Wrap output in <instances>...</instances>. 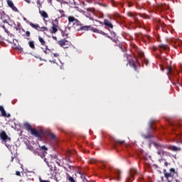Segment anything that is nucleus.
Instances as JSON below:
<instances>
[{
    "mask_svg": "<svg viewBox=\"0 0 182 182\" xmlns=\"http://www.w3.org/2000/svg\"><path fill=\"white\" fill-rule=\"evenodd\" d=\"M24 129L27 130V132H31V134L34 136V137H37L38 140L42 141V134H43V131H38L35 128H32V125L28 122L24 123Z\"/></svg>",
    "mask_w": 182,
    "mask_h": 182,
    "instance_id": "obj_1",
    "label": "nucleus"
},
{
    "mask_svg": "<svg viewBox=\"0 0 182 182\" xmlns=\"http://www.w3.org/2000/svg\"><path fill=\"white\" fill-rule=\"evenodd\" d=\"M77 31H92V32H94V33H100V35H103L104 36H107V33L103 32L101 30H99V28H95L92 27V26H82L81 25V27L77 29Z\"/></svg>",
    "mask_w": 182,
    "mask_h": 182,
    "instance_id": "obj_2",
    "label": "nucleus"
},
{
    "mask_svg": "<svg viewBox=\"0 0 182 182\" xmlns=\"http://www.w3.org/2000/svg\"><path fill=\"white\" fill-rule=\"evenodd\" d=\"M38 146L39 149H33V153L34 154H37V156H39V157H41V159H45V156L48 154V148L45 145L41 146V145Z\"/></svg>",
    "mask_w": 182,
    "mask_h": 182,
    "instance_id": "obj_3",
    "label": "nucleus"
},
{
    "mask_svg": "<svg viewBox=\"0 0 182 182\" xmlns=\"http://www.w3.org/2000/svg\"><path fill=\"white\" fill-rule=\"evenodd\" d=\"M166 63H167V61H164V64L160 65L161 70H162V72H164V68H166L168 76L172 75L173 77H174L175 73L173 72V68H171V66L166 65Z\"/></svg>",
    "mask_w": 182,
    "mask_h": 182,
    "instance_id": "obj_4",
    "label": "nucleus"
},
{
    "mask_svg": "<svg viewBox=\"0 0 182 182\" xmlns=\"http://www.w3.org/2000/svg\"><path fill=\"white\" fill-rule=\"evenodd\" d=\"M58 45L59 46H60L61 48H63L64 49H68V48H70V46L72 45V43L68 41V40L63 39V40H60L58 41Z\"/></svg>",
    "mask_w": 182,
    "mask_h": 182,
    "instance_id": "obj_5",
    "label": "nucleus"
},
{
    "mask_svg": "<svg viewBox=\"0 0 182 182\" xmlns=\"http://www.w3.org/2000/svg\"><path fill=\"white\" fill-rule=\"evenodd\" d=\"M128 60V65L134 69L135 72H138L137 70V65H136V63L134 62V60H133V58H132L130 55L127 56Z\"/></svg>",
    "mask_w": 182,
    "mask_h": 182,
    "instance_id": "obj_6",
    "label": "nucleus"
},
{
    "mask_svg": "<svg viewBox=\"0 0 182 182\" xmlns=\"http://www.w3.org/2000/svg\"><path fill=\"white\" fill-rule=\"evenodd\" d=\"M44 161L46 163L51 173H56V166L53 164V162H48L46 158L44 159Z\"/></svg>",
    "mask_w": 182,
    "mask_h": 182,
    "instance_id": "obj_7",
    "label": "nucleus"
},
{
    "mask_svg": "<svg viewBox=\"0 0 182 182\" xmlns=\"http://www.w3.org/2000/svg\"><path fill=\"white\" fill-rule=\"evenodd\" d=\"M0 138L3 141H4V143H6V141H11V137L8 136L5 131H2L0 133Z\"/></svg>",
    "mask_w": 182,
    "mask_h": 182,
    "instance_id": "obj_8",
    "label": "nucleus"
},
{
    "mask_svg": "<svg viewBox=\"0 0 182 182\" xmlns=\"http://www.w3.org/2000/svg\"><path fill=\"white\" fill-rule=\"evenodd\" d=\"M164 173L166 178H169V177H174V174H176V170L172 168L170 169V172H167L166 169H164Z\"/></svg>",
    "mask_w": 182,
    "mask_h": 182,
    "instance_id": "obj_9",
    "label": "nucleus"
},
{
    "mask_svg": "<svg viewBox=\"0 0 182 182\" xmlns=\"http://www.w3.org/2000/svg\"><path fill=\"white\" fill-rule=\"evenodd\" d=\"M137 173V170L134 168H132L129 172V175L127 178V182H132L133 181V177H134V175Z\"/></svg>",
    "mask_w": 182,
    "mask_h": 182,
    "instance_id": "obj_10",
    "label": "nucleus"
},
{
    "mask_svg": "<svg viewBox=\"0 0 182 182\" xmlns=\"http://www.w3.org/2000/svg\"><path fill=\"white\" fill-rule=\"evenodd\" d=\"M121 171L119 170H114L112 171V180H120V174Z\"/></svg>",
    "mask_w": 182,
    "mask_h": 182,
    "instance_id": "obj_11",
    "label": "nucleus"
},
{
    "mask_svg": "<svg viewBox=\"0 0 182 182\" xmlns=\"http://www.w3.org/2000/svg\"><path fill=\"white\" fill-rule=\"evenodd\" d=\"M124 144V141L119 140V139H113L112 140V147L113 149H116L117 146H122Z\"/></svg>",
    "mask_w": 182,
    "mask_h": 182,
    "instance_id": "obj_12",
    "label": "nucleus"
},
{
    "mask_svg": "<svg viewBox=\"0 0 182 182\" xmlns=\"http://www.w3.org/2000/svg\"><path fill=\"white\" fill-rule=\"evenodd\" d=\"M0 112L1 116L2 117H7V119H9V117H11V114L9 113H6V111H5V109L2 105H0Z\"/></svg>",
    "mask_w": 182,
    "mask_h": 182,
    "instance_id": "obj_13",
    "label": "nucleus"
},
{
    "mask_svg": "<svg viewBox=\"0 0 182 182\" xmlns=\"http://www.w3.org/2000/svg\"><path fill=\"white\" fill-rule=\"evenodd\" d=\"M39 14L43 18V21H44V22H46V19L49 18V15L48 14V13H46V11L43 10H41V9H39Z\"/></svg>",
    "mask_w": 182,
    "mask_h": 182,
    "instance_id": "obj_14",
    "label": "nucleus"
},
{
    "mask_svg": "<svg viewBox=\"0 0 182 182\" xmlns=\"http://www.w3.org/2000/svg\"><path fill=\"white\" fill-rule=\"evenodd\" d=\"M68 25H73V26L78 21L77 18H75L73 16H69L68 17Z\"/></svg>",
    "mask_w": 182,
    "mask_h": 182,
    "instance_id": "obj_15",
    "label": "nucleus"
},
{
    "mask_svg": "<svg viewBox=\"0 0 182 182\" xmlns=\"http://www.w3.org/2000/svg\"><path fill=\"white\" fill-rule=\"evenodd\" d=\"M7 5L8 6H9V8L12 9V11H14V12H18V9L14 4L12 0H7Z\"/></svg>",
    "mask_w": 182,
    "mask_h": 182,
    "instance_id": "obj_16",
    "label": "nucleus"
},
{
    "mask_svg": "<svg viewBox=\"0 0 182 182\" xmlns=\"http://www.w3.org/2000/svg\"><path fill=\"white\" fill-rule=\"evenodd\" d=\"M58 28H59V26L55 24V23H52V26L50 29V33H56L58 32Z\"/></svg>",
    "mask_w": 182,
    "mask_h": 182,
    "instance_id": "obj_17",
    "label": "nucleus"
},
{
    "mask_svg": "<svg viewBox=\"0 0 182 182\" xmlns=\"http://www.w3.org/2000/svg\"><path fill=\"white\" fill-rule=\"evenodd\" d=\"M156 123V120L151 119L149 123V130H156V128H154V124Z\"/></svg>",
    "mask_w": 182,
    "mask_h": 182,
    "instance_id": "obj_18",
    "label": "nucleus"
},
{
    "mask_svg": "<svg viewBox=\"0 0 182 182\" xmlns=\"http://www.w3.org/2000/svg\"><path fill=\"white\" fill-rule=\"evenodd\" d=\"M104 25L107 26V28H109L110 29H113V24L107 19L104 20Z\"/></svg>",
    "mask_w": 182,
    "mask_h": 182,
    "instance_id": "obj_19",
    "label": "nucleus"
},
{
    "mask_svg": "<svg viewBox=\"0 0 182 182\" xmlns=\"http://www.w3.org/2000/svg\"><path fill=\"white\" fill-rule=\"evenodd\" d=\"M57 12H58V19H60V18L66 17V14H65V11H63V10H58Z\"/></svg>",
    "mask_w": 182,
    "mask_h": 182,
    "instance_id": "obj_20",
    "label": "nucleus"
},
{
    "mask_svg": "<svg viewBox=\"0 0 182 182\" xmlns=\"http://www.w3.org/2000/svg\"><path fill=\"white\" fill-rule=\"evenodd\" d=\"M28 24L30 25V26H31V28H33V29H36V31H38V32H39V29L41 28L39 24H38V23L35 24L32 22H29Z\"/></svg>",
    "mask_w": 182,
    "mask_h": 182,
    "instance_id": "obj_21",
    "label": "nucleus"
},
{
    "mask_svg": "<svg viewBox=\"0 0 182 182\" xmlns=\"http://www.w3.org/2000/svg\"><path fill=\"white\" fill-rule=\"evenodd\" d=\"M169 150H171V151H180L181 148L172 145L169 146Z\"/></svg>",
    "mask_w": 182,
    "mask_h": 182,
    "instance_id": "obj_22",
    "label": "nucleus"
},
{
    "mask_svg": "<svg viewBox=\"0 0 182 182\" xmlns=\"http://www.w3.org/2000/svg\"><path fill=\"white\" fill-rule=\"evenodd\" d=\"M81 26L82 23L79 20L73 26L74 29H76V31H77V29H79V28H80Z\"/></svg>",
    "mask_w": 182,
    "mask_h": 182,
    "instance_id": "obj_23",
    "label": "nucleus"
},
{
    "mask_svg": "<svg viewBox=\"0 0 182 182\" xmlns=\"http://www.w3.org/2000/svg\"><path fill=\"white\" fill-rule=\"evenodd\" d=\"M38 32H43L44 35H46V32H49V28L48 27H40Z\"/></svg>",
    "mask_w": 182,
    "mask_h": 182,
    "instance_id": "obj_24",
    "label": "nucleus"
},
{
    "mask_svg": "<svg viewBox=\"0 0 182 182\" xmlns=\"http://www.w3.org/2000/svg\"><path fill=\"white\" fill-rule=\"evenodd\" d=\"M70 156H72V151H68L67 152V158H66V159H67L68 161H69V163H72V161H70Z\"/></svg>",
    "mask_w": 182,
    "mask_h": 182,
    "instance_id": "obj_25",
    "label": "nucleus"
},
{
    "mask_svg": "<svg viewBox=\"0 0 182 182\" xmlns=\"http://www.w3.org/2000/svg\"><path fill=\"white\" fill-rule=\"evenodd\" d=\"M139 16H141V18H143V19H150V16L146 14H140Z\"/></svg>",
    "mask_w": 182,
    "mask_h": 182,
    "instance_id": "obj_26",
    "label": "nucleus"
},
{
    "mask_svg": "<svg viewBox=\"0 0 182 182\" xmlns=\"http://www.w3.org/2000/svg\"><path fill=\"white\" fill-rule=\"evenodd\" d=\"M28 46L31 49H35V41H30L28 42Z\"/></svg>",
    "mask_w": 182,
    "mask_h": 182,
    "instance_id": "obj_27",
    "label": "nucleus"
},
{
    "mask_svg": "<svg viewBox=\"0 0 182 182\" xmlns=\"http://www.w3.org/2000/svg\"><path fill=\"white\" fill-rule=\"evenodd\" d=\"M38 41L43 46H45V45L46 44V42L45 41V40H43V38L41 36H38Z\"/></svg>",
    "mask_w": 182,
    "mask_h": 182,
    "instance_id": "obj_28",
    "label": "nucleus"
},
{
    "mask_svg": "<svg viewBox=\"0 0 182 182\" xmlns=\"http://www.w3.org/2000/svg\"><path fill=\"white\" fill-rule=\"evenodd\" d=\"M160 48L163 49L164 50H168V46H167L166 44H161Z\"/></svg>",
    "mask_w": 182,
    "mask_h": 182,
    "instance_id": "obj_29",
    "label": "nucleus"
},
{
    "mask_svg": "<svg viewBox=\"0 0 182 182\" xmlns=\"http://www.w3.org/2000/svg\"><path fill=\"white\" fill-rule=\"evenodd\" d=\"M176 140H179V141L182 143V133L176 135Z\"/></svg>",
    "mask_w": 182,
    "mask_h": 182,
    "instance_id": "obj_30",
    "label": "nucleus"
},
{
    "mask_svg": "<svg viewBox=\"0 0 182 182\" xmlns=\"http://www.w3.org/2000/svg\"><path fill=\"white\" fill-rule=\"evenodd\" d=\"M65 170H66L67 171H70V170H72V166L70 165H67V166L64 167Z\"/></svg>",
    "mask_w": 182,
    "mask_h": 182,
    "instance_id": "obj_31",
    "label": "nucleus"
},
{
    "mask_svg": "<svg viewBox=\"0 0 182 182\" xmlns=\"http://www.w3.org/2000/svg\"><path fill=\"white\" fill-rule=\"evenodd\" d=\"M142 137H144V139H151V134H149L147 135L143 134Z\"/></svg>",
    "mask_w": 182,
    "mask_h": 182,
    "instance_id": "obj_32",
    "label": "nucleus"
},
{
    "mask_svg": "<svg viewBox=\"0 0 182 182\" xmlns=\"http://www.w3.org/2000/svg\"><path fill=\"white\" fill-rule=\"evenodd\" d=\"M61 33H62L63 38H68V36H69V34L66 33V31H62Z\"/></svg>",
    "mask_w": 182,
    "mask_h": 182,
    "instance_id": "obj_33",
    "label": "nucleus"
},
{
    "mask_svg": "<svg viewBox=\"0 0 182 182\" xmlns=\"http://www.w3.org/2000/svg\"><path fill=\"white\" fill-rule=\"evenodd\" d=\"M160 26H161V29H162V31L166 32V31H167V30L166 29V25H164V24H163V23H161Z\"/></svg>",
    "mask_w": 182,
    "mask_h": 182,
    "instance_id": "obj_34",
    "label": "nucleus"
},
{
    "mask_svg": "<svg viewBox=\"0 0 182 182\" xmlns=\"http://www.w3.org/2000/svg\"><path fill=\"white\" fill-rule=\"evenodd\" d=\"M48 136L50 138L52 139V140H55V139H56V136H55L54 134H53V133L48 134Z\"/></svg>",
    "mask_w": 182,
    "mask_h": 182,
    "instance_id": "obj_35",
    "label": "nucleus"
},
{
    "mask_svg": "<svg viewBox=\"0 0 182 182\" xmlns=\"http://www.w3.org/2000/svg\"><path fill=\"white\" fill-rule=\"evenodd\" d=\"M161 163H163L165 166V167H167V166H168V163L167 161H166V160L164 159H161Z\"/></svg>",
    "mask_w": 182,
    "mask_h": 182,
    "instance_id": "obj_36",
    "label": "nucleus"
},
{
    "mask_svg": "<svg viewBox=\"0 0 182 182\" xmlns=\"http://www.w3.org/2000/svg\"><path fill=\"white\" fill-rule=\"evenodd\" d=\"M52 58H59V53H54L51 54Z\"/></svg>",
    "mask_w": 182,
    "mask_h": 182,
    "instance_id": "obj_37",
    "label": "nucleus"
},
{
    "mask_svg": "<svg viewBox=\"0 0 182 182\" xmlns=\"http://www.w3.org/2000/svg\"><path fill=\"white\" fill-rule=\"evenodd\" d=\"M127 16H129V17H131V18H134V15L133 13L131 12V11H129V12L127 13Z\"/></svg>",
    "mask_w": 182,
    "mask_h": 182,
    "instance_id": "obj_38",
    "label": "nucleus"
},
{
    "mask_svg": "<svg viewBox=\"0 0 182 182\" xmlns=\"http://www.w3.org/2000/svg\"><path fill=\"white\" fill-rule=\"evenodd\" d=\"M68 181H69L70 182H76V181H75V178H73V177H72V176H68Z\"/></svg>",
    "mask_w": 182,
    "mask_h": 182,
    "instance_id": "obj_39",
    "label": "nucleus"
},
{
    "mask_svg": "<svg viewBox=\"0 0 182 182\" xmlns=\"http://www.w3.org/2000/svg\"><path fill=\"white\" fill-rule=\"evenodd\" d=\"M52 23H55V25H59V20L55 18Z\"/></svg>",
    "mask_w": 182,
    "mask_h": 182,
    "instance_id": "obj_40",
    "label": "nucleus"
},
{
    "mask_svg": "<svg viewBox=\"0 0 182 182\" xmlns=\"http://www.w3.org/2000/svg\"><path fill=\"white\" fill-rule=\"evenodd\" d=\"M25 36H26L27 38H29L31 36V32L28 31H26Z\"/></svg>",
    "mask_w": 182,
    "mask_h": 182,
    "instance_id": "obj_41",
    "label": "nucleus"
},
{
    "mask_svg": "<svg viewBox=\"0 0 182 182\" xmlns=\"http://www.w3.org/2000/svg\"><path fill=\"white\" fill-rule=\"evenodd\" d=\"M87 12H95V9H90V8H87Z\"/></svg>",
    "mask_w": 182,
    "mask_h": 182,
    "instance_id": "obj_42",
    "label": "nucleus"
},
{
    "mask_svg": "<svg viewBox=\"0 0 182 182\" xmlns=\"http://www.w3.org/2000/svg\"><path fill=\"white\" fill-rule=\"evenodd\" d=\"M2 28H3V29L4 30V31L6 32V33H9V31H8V30L6 29V27H5V26H3Z\"/></svg>",
    "mask_w": 182,
    "mask_h": 182,
    "instance_id": "obj_43",
    "label": "nucleus"
},
{
    "mask_svg": "<svg viewBox=\"0 0 182 182\" xmlns=\"http://www.w3.org/2000/svg\"><path fill=\"white\" fill-rule=\"evenodd\" d=\"M43 52H44V53H45L46 55H48V54L52 53V51H49L48 50H43Z\"/></svg>",
    "mask_w": 182,
    "mask_h": 182,
    "instance_id": "obj_44",
    "label": "nucleus"
},
{
    "mask_svg": "<svg viewBox=\"0 0 182 182\" xmlns=\"http://www.w3.org/2000/svg\"><path fill=\"white\" fill-rule=\"evenodd\" d=\"M128 6L129 8H132V6H133V3L132 1H128Z\"/></svg>",
    "mask_w": 182,
    "mask_h": 182,
    "instance_id": "obj_45",
    "label": "nucleus"
},
{
    "mask_svg": "<svg viewBox=\"0 0 182 182\" xmlns=\"http://www.w3.org/2000/svg\"><path fill=\"white\" fill-rule=\"evenodd\" d=\"M16 175L18 176L19 177H21V172H19L18 171H16Z\"/></svg>",
    "mask_w": 182,
    "mask_h": 182,
    "instance_id": "obj_46",
    "label": "nucleus"
},
{
    "mask_svg": "<svg viewBox=\"0 0 182 182\" xmlns=\"http://www.w3.org/2000/svg\"><path fill=\"white\" fill-rule=\"evenodd\" d=\"M45 50H48V52H51V49H49V48L48 47V46H46V49Z\"/></svg>",
    "mask_w": 182,
    "mask_h": 182,
    "instance_id": "obj_47",
    "label": "nucleus"
},
{
    "mask_svg": "<svg viewBox=\"0 0 182 182\" xmlns=\"http://www.w3.org/2000/svg\"><path fill=\"white\" fill-rule=\"evenodd\" d=\"M90 163H91V164H92L93 163H96V160L95 159H92Z\"/></svg>",
    "mask_w": 182,
    "mask_h": 182,
    "instance_id": "obj_48",
    "label": "nucleus"
},
{
    "mask_svg": "<svg viewBox=\"0 0 182 182\" xmlns=\"http://www.w3.org/2000/svg\"><path fill=\"white\" fill-rule=\"evenodd\" d=\"M111 35H113V36H114V38H116V33H114V32H111Z\"/></svg>",
    "mask_w": 182,
    "mask_h": 182,
    "instance_id": "obj_49",
    "label": "nucleus"
},
{
    "mask_svg": "<svg viewBox=\"0 0 182 182\" xmlns=\"http://www.w3.org/2000/svg\"><path fill=\"white\" fill-rule=\"evenodd\" d=\"M161 153H166L164 151H163V146H161Z\"/></svg>",
    "mask_w": 182,
    "mask_h": 182,
    "instance_id": "obj_50",
    "label": "nucleus"
},
{
    "mask_svg": "<svg viewBox=\"0 0 182 182\" xmlns=\"http://www.w3.org/2000/svg\"><path fill=\"white\" fill-rule=\"evenodd\" d=\"M53 39H54L55 41H58V38L56 36H53Z\"/></svg>",
    "mask_w": 182,
    "mask_h": 182,
    "instance_id": "obj_51",
    "label": "nucleus"
},
{
    "mask_svg": "<svg viewBox=\"0 0 182 182\" xmlns=\"http://www.w3.org/2000/svg\"><path fill=\"white\" fill-rule=\"evenodd\" d=\"M37 4H38V5H39L40 6H41V1H37Z\"/></svg>",
    "mask_w": 182,
    "mask_h": 182,
    "instance_id": "obj_52",
    "label": "nucleus"
},
{
    "mask_svg": "<svg viewBox=\"0 0 182 182\" xmlns=\"http://www.w3.org/2000/svg\"><path fill=\"white\" fill-rule=\"evenodd\" d=\"M28 4H31V0H25Z\"/></svg>",
    "mask_w": 182,
    "mask_h": 182,
    "instance_id": "obj_53",
    "label": "nucleus"
},
{
    "mask_svg": "<svg viewBox=\"0 0 182 182\" xmlns=\"http://www.w3.org/2000/svg\"><path fill=\"white\" fill-rule=\"evenodd\" d=\"M145 36V38H147V39H149V38H150V36H149L146 35V36Z\"/></svg>",
    "mask_w": 182,
    "mask_h": 182,
    "instance_id": "obj_54",
    "label": "nucleus"
},
{
    "mask_svg": "<svg viewBox=\"0 0 182 182\" xmlns=\"http://www.w3.org/2000/svg\"><path fill=\"white\" fill-rule=\"evenodd\" d=\"M109 39H111L112 41H113V38H112V37H110L109 36H107Z\"/></svg>",
    "mask_w": 182,
    "mask_h": 182,
    "instance_id": "obj_55",
    "label": "nucleus"
},
{
    "mask_svg": "<svg viewBox=\"0 0 182 182\" xmlns=\"http://www.w3.org/2000/svg\"><path fill=\"white\" fill-rule=\"evenodd\" d=\"M153 50H157V48L154 47V48H153Z\"/></svg>",
    "mask_w": 182,
    "mask_h": 182,
    "instance_id": "obj_56",
    "label": "nucleus"
},
{
    "mask_svg": "<svg viewBox=\"0 0 182 182\" xmlns=\"http://www.w3.org/2000/svg\"><path fill=\"white\" fill-rule=\"evenodd\" d=\"M135 4H136V5L139 4V2H137V0H134Z\"/></svg>",
    "mask_w": 182,
    "mask_h": 182,
    "instance_id": "obj_57",
    "label": "nucleus"
},
{
    "mask_svg": "<svg viewBox=\"0 0 182 182\" xmlns=\"http://www.w3.org/2000/svg\"><path fill=\"white\" fill-rule=\"evenodd\" d=\"M154 145L155 146V147H157V144L156 143H154Z\"/></svg>",
    "mask_w": 182,
    "mask_h": 182,
    "instance_id": "obj_58",
    "label": "nucleus"
},
{
    "mask_svg": "<svg viewBox=\"0 0 182 182\" xmlns=\"http://www.w3.org/2000/svg\"><path fill=\"white\" fill-rule=\"evenodd\" d=\"M48 2H49L50 4H52V0H48Z\"/></svg>",
    "mask_w": 182,
    "mask_h": 182,
    "instance_id": "obj_59",
    "label": "nucleus"
},
{
    "mask_svg": "<svg viewBox=\"0 0 182 182\" xmlns=\"http://www.w3.org/2000/svg\"><path fill=\"white\" fill-rule=\"evenodd\" d=\"M70 2H72V1H73L74 4H75V0H69Z\"/></svg>",
    "mask_w": 182,
    "mask_h": 182,
    "instance_id": "obj_60",
    "label": "nucleus"
},
{
    "mask_svg": "<svg viewBox=\"0 0 182 182\" xmlns=\"http://www.w3.org/2000/svg\"><path fill=\"white\" fill-rule=\"evenodd\" d=\"M161 6H163L162 4H161V11H162Z\"/></svg>",
    "mask_w": 182,
    "mask_h": 182,
    "instance_id": "obj_61",
    "label": "nucleus"
},
{
    "mask_svg": "<svg viewBox=\"0 0 182 182\" xmlns=\"http://www.w3.org/2000/svg\"><path fill=\"white\" fill-rule=\"evenodd\" d=\"M112 41H113V42H115V43H116V42H117V40H112Z\"/></svg>",
    "mask_w": 182,
    "mask_h": 182,
    "instance_id": "obj_62",
    "label": "nucleus"
},
{
    "mask_svg": "<svg viewBox=\"0 0 182 182\" xmlns=\"http://www.w3.org/2000/svg\"><path fill=\"white\" fill-rule=\"evenodd\" d=\"M156 58H159V55H156Z\"/></svg>",
    "mask_w": 182,
    "mask_h": 182,
    "instance_id": "obj_63",
    "label": "nucleus"
},
{
    "mask_svg": "<svg viewBox=\"0 0 182 182\" xmlns=\"http://www.w3.org/2000/svg\"><path fill=\"white\" fill-rule=\"evenodd\" d=\"M169 80L171 81V77H169Z\"/></svg>",
    "mask_w": 182,
    "mask_h": 182,
    "instance_id": "obj_64",
    "label": "nucleus"
}]
</instances>
